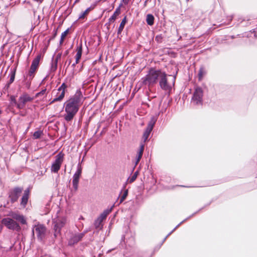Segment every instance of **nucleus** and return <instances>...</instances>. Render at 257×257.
<instances>
[{
    "label": "nucleus",
    "mask_w": 257,
    "mask_h": 257,
    "mask_svg": "<svg viewBox=\"0 0 257 257\" xmlns=\"http://www.w3.org/2000/svg\"><path fill=\"white\" fill-rule=\"evenodd\" d=\"M80 105V101L79 98H71L66 102L65 119L67 121L73 118L77 112Z\"/></svg>",
    "instance_id": "nucleus-1"
},
{
    "label": "nucleus",
    "mask_w": 257,
    "mask_h": 257,
    "mask_svg": "<svg viewBox=\"0 0 257 257\" xmlns=\"http://www.w3.org/2000/svg\"><path fill=\"white\" fill-rule=\"evenodd\" d=\"M65 221V218L60 215L54 219V222L55 223L54 235L56 237L59 235L61 228L64 225Z\"/></svg>",
    "instance_id": "nucleus-2"
},
{
    "label": "nucleus",
    "mask_w": 257,
    "mask_h": 257,
    "mask_svg": "<svg viewBox=\"0 0 257 257\" xmlns=\"http://www.w3.org/2000/svg\"><path fill=\"white\" fill-rule=\"evenodd\" d=\"M164 73L159 71L155 70H150L149 74L147 75L146 83L151 84L156 82L158 77L164 76Z\"/></svg>",
    "instance_id": "nucleus-3"
},
{
    "label": "nucleus",
    "mask_w": 257,
    "mask_h": 257,
    "mask_svg": "<svg viewBox=\"0 0 257 257\" xmlns=\"http://www.w3.org/2000/svg\"><path fill=\"white\" fill-rule=\"evenodd\" d=\"M161 80L160 82V85L162 88L166 90H169L172 86L174 85L175 81V77L171 76V81L168 82V80L166 78V74L164 73V76H161Z\"/></svg>",
    "instance_id": "nucleus-4"
},
{
    "label": "nucleus",
    "mask_w": 257,
    "mask_h": 257,
    "mask_svg": "<svg viewBox=\"0 0 257 257\" xmlns=\"http://www.w3.org/2000/svg\"><path fill=\"white\" fill-rule=\"evenodd\" d=\"M63 156L64 155L62 153H59L57 156L55 161L51 167L52 171L56 172L59 170L60 166L63 162Z\"/></svg>",
    "instance_id": "nucleus-5"
},
{
    "label": "nucleus",
    "mask_w": 257,
    "mask_h": 257,
    "mask_svg": "<svg viewBox=\"0 0 257 257\" xmlns=\"http://www.w3.org/2000/svg\"><path fill=\"white\" fill-rule=\"evenodd\" d=\"M2 223L10 229H19V225L15 221H14L13 219L11 218H7L4 219L2 220Z\"/></svg>",
    "instance_id": "nucleus-6"
},
{
    "label": "nucleus",
    "mask_w": 257,
    "mask_h": 257,
    "mask_svg": "<svg viewBox=\"0 0 257 257\" xmlns=\"http://www.w3.org/2000/svg\"><path fill=\"white\" fill-rule=\"evenodd\" d=\"M33 232L39 238H42L45 234L46 228L43 225L38 224L34 227Z\"/></svg>",
    "instance_id": "nucleus-7"
},
{
    "label": "nucleus",
    "mask_w": 257,
    "mask_h": 257,
    "mask_svg": "<svg viewBox=\"0 0 257 257\" xmlns=\"http://www.w3.org/2000/svg\"><path fill=\"white\" fill-rule=\"evenodd\" d=\"M202 97V90L201 88H198L194 93L193 100L197 104L201 102Z\"/></svg>",
    "instance_id": "nucleus-8"
},
{
    "label": "nucleus",
    "mask_w": 257,
    "mask_h": 257,
    "mask_svg": "<svg viewBox=\"0 0 257 257\" xmlns=\"http://www.w3.org/2000/svg\"><path fill=\"white\" fill-rule=\"evenodd\" d=\"M32 100L31 98H30L27 95H24L20 97L19 99V101L18 103L17 104V107L19 109H21L24 107L25 104L28 101H30Z\"/></svg>",
    "instance_id": "nucleus-9"
},
{
    "label": "nucleus",
    "mask_w": 257,
    "mask_h": 257,
    "mask_svg": "<svg viewBox=\"0 0 257 257\" xmlns=\"http://www.w3.org/2000/svg\"><path fill=\"white\" fill-rule=\"evenodd\" d=\"M65 86L64 84H63L58 89V96L56 98H54L52 101L51 103H53V102H54L55 101H56L61 100L64 97V95H65Z\"/></svg>",
    "instance_id": "nucleus-10"
},
{
    "label": "nucleus",
    "mask_w": 257,
    "mask_h": 257,
    "mask_svg": "<svg viewBox=\"0 0 257 257\" xmlns=\"http://www.w3.org/2000/svg\"><path fill=\"white\" fill-rule=\"evenodd\" d=\"M155 122V121L153 120V121H152L148 124V126L146 131L145 132V133L144 134V136H143V138L145 141H146L148 139V138L150 135V134L153 128Z\"/></svg>",
    "instance_id": "nucleus-11"
},
{
    "label": "nucleus",
    "mask_w": 257,
    "mask_h": 257,
    "mask_svg": "<svg viewBox=\"0 0 257 257\" xmlns=\"http://www.w3.org/2000/svg\"><path fill=\"white\" fill-rule=\"evenodd\" d=\"M81 174V169L79 168L73 176V184L75 188H77L79 179Z\"/></svg>",
    "instance_id": "nucleus-12"
},
{
    "label": "nucleus",
    "mask_w": 257,
    "mask_h": 257,
    "mask_svg": "<svg viewBox=\"0 0 257 257\" xmlns=\"http://www.w3.org/2000/svg\"><path fill=\"white\" fill-rule=\"evenodd\" d=\"M40 59V56H38L33 61L31 65L30 73L33 74L35 72L36 70L38 67L39 61Z\"/></svg>",
    "instance_id": "nucleus-13"
},
{
    "label": "nucleus",
    "mask_w": 257,
    "mask_h": 257,
    "mask_svg": "<svg viewBox=\"0 0 257 257\" xmlns=\"http://www.w3.org/2000/svg\"><path fill=\"white\" fill-rule=\"evenodd\" d=\"M12 216L14 219L20 222L21 224H25L26 223V220L23 215L19 214H14Z\"/></svg>",
    "instance_id": "nucleus-14"
},
{
    "label": "nucleus",
    "mask_w": 257,
    "mask_h": 257,
    "mask_svg": "<svg viewBox=\"0 0 257 257\" xmlns=\"http://www.w3.org/2000/svg\"><path fill=\"white\" fill-rule=\"evenodd\" d=\"M154 18L152 15H148L147 16V22L148 25H152L154 24Z\"/></svg>",
    "instance_id": "nucleus-15"
},
{
    "label": "nucleus",
    "mask_w": 257,
    "mask_h": 257,
    "mask_svg": "<svg viewBox=\"0 0 257 257\" xmlns=\"http://www.w3.org/2000/svg\"><path fill=\"white\" fill-rule=\"evenodd\" d=\"M126 23V17H124L123 18V19L122 20V21L120 24V26H119V27L118 29V33H120L121 32Z\"/></svg>",
    "instance_id": "nucleus-16"
},
{
    "label": "nucleus",
    "mask_w": 257,
    "mask_h": 257,
    "mask_svg": "<svg viewBox=\"0 0 257 257\" xmlns=\"http://www.w3.org/2000/svg\"><path fill=\"white\" fill-rule=\"evenodd\" d=\"M28 199V194L24 195L22 199V202H21L22 204L23 205L25 206L27 202Z\"/></svg>",
    "instance_id": "nucleus-17"
},
{
    "label": "nucleus",
    "mask_w": 257,
    "mask_h": 257,
    "mask_svg": "<svg viewBox=\"0 0 257 257\" xmlns=\"http://www.w3.org/2000/svg\"><path fill=\"white\" fill-rule=\"evenodd\" d=\"M81 54H82V50H81V48L80 47L77 49V55H76L77 62L79 61V60L81 58Z\"/></svg>",
    "instance_id": "nucleus-18"
},
{
    "label": "nucleus",
    "mask_w": 257,
    "mask_h": 257,
    "mask_svg": "<svg viewBox=\"0 0 257 257\" xmlns=\"http://www.w3.org/2000/svg\"><path fill=\"white\" fill-rule=\"evenodd\" d=\"M68 30H66L65 31H64L61 35V40H60V43H62L64 39H65V37L66 36V35L68 34Z\"/></svg>",
    "instance_id": "nucleus-19"
},
{
    "label": "nucleus",
    "mask_w": 257,
    "mask_h": 257,
    "mask_svg": "<svg viewBox=\"0 0 257 257\" xmlns=\"http://www.w3.org/2000/svg\"><path fill=\"white\" fill-rule=\"evenodd\" d=\"M117 15V12H115L114 14L109 18V22L114 21Z\"/></svg>",
    "instance_id": "nucleus-20"
},
{
    "label": "nucleus",
    "mask_w": 257,
    "mask_h": 257,
    "mask_svg": "<svg viewBox=\"0 0 257 257\" xmlns=\"http://www.w3.org/2000/svg\"><path fill=\"white\" fill-rule=\"evenodd\" d=\"M41 134H42V133L41 132H40V131L36 132L34 134V135H33L34 136V138L35 139L39 138L41 136Z\"/></svg>",
    "instance_id": "nucleus-21"
},
{
    "label": "nucleus",
    "mask_w": 257,
    "mask_h": 257,
    "mask_svg": "<svg viewBox=\"0 0 257 257\" xmlns=\"http://www.w3.org/2000/svg\"><path fill=\"white\" fill-rule=\"evenodd\" d=\"M137 177V173H135L133 176L131 178V180H130V182H133V181H134L136 178Z\"/></svg>",
    "instance_id": "nucleus-22"
},
{
    "label": "nucleus",
    "mask_w": 257,
    "mask_h": 257,
    "mask_svg": "<svg viewBox=\"0 0 257 257\" xmlns=\"http://www.w3.org/2000/svg\"><path fill=\"white\" fill-rule=\"evenodd\" d=\"M203 70H202V69H201V70H200L199 74V78H201V77H202V76H203Z\"/></svg>",
    "instance_id": "nucleus-23"
},
{
    "label": "nucleus",
    "mask_w": 257,
    "mask_h": 257,
    "mask_svg": "<svg viewBox=\"0 0 257 257\" xmlns=\"http://www.w3.org/2000/svg\"><path fill=\"white\" fill-rule=\"evenodd\" d=\"M142 154H143V149L140 151V152L139 153L138 160H139L141 159V158L142 157Z\"/></svg>",
    "instance_id": "nucleus-24"
},
{
    "label": "nucleus",
    "mask_w": 257,
    "mask_h": 257,
    "mask_svg": "<svg viewBox=\"0 0 257 257\" xmlns=\"http://www.w3.org/2000/svg\"><path fill=\"white\" fill-rule=\"evenodd\" d=\"M14 78H15V76L14 74H13L12 76H11V77L10 78V81L11 82H12L14 80Z\"/></svg>",
    "instance_id": "nucleus-25"
},
{
    "label": "nucleus",
    "mask_w": 257,
    "mask_h": 257,
    "mask_svg": "<svg viewBox=\"0 0 257 257\" xmlns=\"http://www.w3.org/2000/svg\"><path fill=\"white\" fill-rule=\"evenodd\" d=\"M126 195H127V192H126L125 193L123 196L122 198H121V201H122L125 199V198L126 196Z\"/></svg>",
    "instance_id": "nucleus-26"
},
{
    "label": "nucleus",
    "mask_w": 257,
    "mask_h": 257,
    "mask_svg": "<svg viewBox=\"0 0 257 257\" xmlns=\"http://www.w3.org/2000/svg\"><path fill=\"white\" fill-rule=\"evenodd\" d=\"M12 100L13 101L14 103H16V100L15 98H12Z\"/></svg>",
    "instance_id": "nucleus-27"
},
{
    "label": "nucleus",
    "mask_w": 257,
    "mask_h": 257,
    "mask_svg": "<svg viewBox=\"0 0 257 257\" xmlns=\"http://www.w3.org/2000/svg\"><path fill=\"white\" fill-rule=\"evenodd\" d=\"M81 237L79 236V237L77 238V239H76V241H78L80 239Z\"/></svg>",
    "instance_id": "nucleus-28"
},
{
    "label": "nucleus",
    "mask_w": 257,
    "mask_h": 257,
    "mask_svg": "<svg viewBox=\"0 0 257 257\" xmlns=\"http://www.w3.org/2000/svg\"><path fill=\"white\" fill-rule=\"evenodd\" d=\"M187 1H188L189 0H187Z\"/></svg>",
    "instance_id": "nucleus-29"
}]
</instances>
